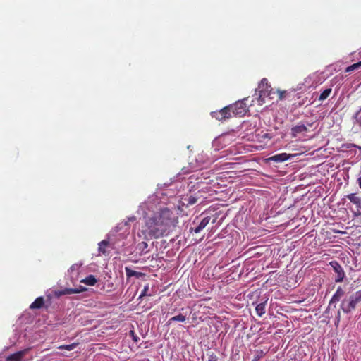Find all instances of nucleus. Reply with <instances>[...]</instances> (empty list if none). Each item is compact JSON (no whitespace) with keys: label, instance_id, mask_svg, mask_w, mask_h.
<instances>
[{"label":"nucleus","instance_id":"obj_1","mask_svg":"<svg viewBox=\"0 0 361 361\" xmlns=\"http://www.w3.org/2000/svg\"><path fill=\"white\" fill-rule=\"evenodd\" d=\"M173 213L168 208H161L150 216L145 218L142 233L147 237L159 238L166 235L171 226L175 225Z\"/></svg>","mask_w":361,"mask_h":361},{"label":"nucleus","instance_id":"obj_2","mask_svg":"<svg viewBox=\"0 0 361 361\" xmlns=\"http://www.w3.org/2000/svg\"><path fill=\"white\" fill-rule=\"evenodd\" d=\"M361 302V289L353 295H351L348 300H343L341 304V309L344 313H349L355 310L357 304Z\"/></svg>","mask_w":361,"mask_h":361},{"label":"nucleus","instance_id":"obj_3","mask_svg":"<svg viewBox=\"0 0 361 361\" xmlns=\"http://www.w3.org/2000/svg\"><path fill=\"white\" fill-rule=\"evenodd\" d=\"M247 99L248 98H245L241 101H238L235 104L229 105L233 116H243L247 113L248 107L245 102Z\"/></svg>","mask_w":361,"mask_h":361},{"label":"nucleus","instance_id":"obj_4","mask_svg":"<svg viewBox=\"0 0 361 361\" xmlns=\"http://www.w3.org/2000/svg\"><path fill=\"white\" fill-rule=\"evenodd\" d=\"M259 94L258 98V102L259 104H262L265 102L264 99L266 96L269 95V90L272 89L271 85L269 83L267 78H263L258 86Z\"/></svg>","mask_w":361,"mask_h":361},{"label":"nucleus","instance_id":"obj_5","mask_svg":"<svg viewBox=\"0 0 361 361\" xmlns=\"http://www.w3.org/2000/svg\"><path fill=\"white\" fill-rule=\"evenodd\" d=\"M211 114L212 118H214L219 121H224L226 119L231 118L233 116L229 105L224 107L219 111H213Z\"/></svg>","mask_w":361,"mask_h":361},{"label":"nucleus","instance_id":"obj_6","mask_svg":"<svg viewBox=\"0 0 361 361\" xmlns=\"http://www.w3.org/2000/svg\"><path fill=\"white\" fill-rule=\"evenodd\" d=\"M329 265L336 274L335 281L336 283L342 282L345 277V272L341 264L337 261H331L330 262Z\"/></svg>","mask_w":361,"mask_h":361},{"label":"nucleus","instance_id":"obj_7","mask_svg":"<svg viewBox=\"0 0 361 361\" xmlns=\"http://www.w3.org/2000/svg\"><path fill=\"white\" fill-rule=\"evenodd\" d=\"M210 219H211L210 216L204 217L201 220V221L200 222V224H198V226L197 227H195V228L191 227L190 228V233L194 232L195 233H199L201 231H202L208 225V224L210 221Z\"/></svg>","mask_w":361,"mask_h":361},{"label":"nucleus","instance_id":"obj_8","mask_svg":"<svg viewBox=\"0 0 361 361\" xmlns=\"http://www.w3.org/2000/svg\"><path fill=\"white\" fill-rule=\"evenodd\" d=\"M87 290V288L80 286L78 288H65L63 290L59 292L57 295L58 296H60L62 295L76 294L86 291Z\"/></svg>","mask_w":361,"mask_h":361},{"label":"nucleus","instance_id":"obj_9","mask_svg":"<svg viewBox=\"0 0 361 361\" xmlns=\"http://www.w3.org/2000/svg\"><path fill=\"white\" fill-rule=\"evenodd\" d=\"M290 157H292L291 154H288L286 153H280L272 157H270L268 159V161L281 163L288 160Z\"/></svg>","mask_w":361,"mask_h":361},{"label":"nucleus","instance_id":"obj_10","mask_svg":"<svg viewBox=\"0 0 361 361\" xmlns=\"http://www.w3.org/2000/svg\"><path fill=\"white\" fill-rule=\"evenodd\" d=\"M26 350L18 351L13 354L8 355L6 360V361H21L23 356L25 355Z\"/></svg>","mask_w":361,"mask_h":361},{"label":"nucleus","instance_id":"obj_11","mask_svg":"<svg viewBox=\"0 0 361 361\" xmlns=\"http://www.w3.org/2000/svg\"><path fill=\"white\" fill-rule=\"evenodd\" d=\"M307 127L304 124H298L291 128V135L293 137H295L298 134L306 132Z\"/></svg>","mask_w":361,"mask_h":361},{"label":"nucleus","instance_id":"obj_12","mask_svg":"<svg viewBox=\"0 0 361 361\" xmlns=\"http://www.w3.org/2000/svg\"><path fill=\"white\" fill-rule=\"evenodd\" d=\"M347 198L357 207V211L360 214L361 212V198L356 195V194L351 193L347 195Z\"/></svg>","mask_w":361,"mask_h":361},{"label":"nucleus","instance_id":"obj_13","mask_svg":"<svg viewBox=\"0 0 361 361\" xmlns=\"http://www.w3.org/2000/svg\"><path fill=\"white\" fill-rule=\"evenodd\" d=\"M44 305V299L43 297L37 298L35 301L30 305V309H40Z\"/></svg>","mask_w":361,"mask_h":361},{"label":"nucleus","instance_id":"obj_14","mask_svg":"<svg viewBox=\"0 0 361 361\" xmlns=\"http://www.w3.org/2000/svg\"><path fill=\"white\" fill-rule=\"evenodd\" d=\"M126 274L128 278H130L132 276H135L136 278H140L143 276L145 274L142 272L136 271L135 270L131 269L129 267L125 268Z\"/></svg>","mask_w":361,"mask_h":361},{"label":"nucleus","instance_id":"obj_15","mask_svg":"<svg viewBox=\"0 0 361 361\" xmlns=\"http://www.w3.org/2000/svg\"><path fill=\"white\" fill-rule=\"evenodd\" d=\"M97 282V279L94 275H89L84 279L81 280V283H83L87 286H94Z\"/></svg>","mask_w":361,"mask_h":361},{"label":"nucleus","instance_id":"obj_16","mask_svg":"<svg viewBox=\"0 0 361 361\" xmlns=\"http://www.w3.org/2000/svg\"><path fill=\"white\" fill-rule=\"evenodd\" d=\"M109 244V243L108 240H104L101 241L99 243V247H98L99 252L102 255H106L107 254V251H106V248L107 247Z\"/></svg>","mask_w":361,"mask_h":361},{"label":"nucleus","instance_id":"obj_17","mask_svg":"<svg viewBox=\"0 0 361 361\" xmlns=\"http://www.w3.org/2000/svg\"><path fill=\"white\" fill-rule=\"evenodd\" d=\"M186 320V316L183 314H179L178 315L173 316L169 319L168 321V324H171L173 322H184Z\"/></svg>","mask_w":361,"mask_h":361},{"label":"nucleus","instance_id":"obj_18","mask_svg":"<svg viewBox=\"0 0 361 361\" xmlns=\"http://www.w3.org/2000/svg\"><path fill=\"white\" fill-rule=\"evenodd\" d=\"M266 302L258 304L255 307L256 313L261 317L265 313Z\"/></svg>","mask_w":361,"mask_h":361},{"label":"nucleus","instance_id":"obj_19","mask_svg":"<svg viewBox=\"0 0 361 361\" xmlns=\"http://www.w3.org/2000/svg\"><path fill=\"white\" fill-rule=\"evenodd\" d=\"M332 92V89L331 88H326L325 89L321 94L319 96V101H324L326 99H327L330 94Z\"/></svg>","mask_w":361,"mask_h":361},{"label":"nucleus","instance_id":"obj_20","mask_svg":"<svg viewBox=\"0 0 361 361\" xmlns=\"http://www.w3.org/2000/svg\"><path fill=\"white\" fill-rule=\"evenodd\" d=\"M277 96H278V100H282L285 99L288 94V92L286 90H281L279 89L276 90Z\"/></svg>","mask_w":361,"mask_h":361},{"label":"nucleus","instance_id":"obj_21","mask_svg":"<svg viewBox=\"0 0 361 361\" xmlns=\"http://www.w3.org/2000/svg\"><path fill=\"white\" fill-rule=\"evenodd\" d=\"M148 247V244L145 242V241H142L140 243H138L137 245V249L142 252V253H146L147 252V251L146 250L147 248Z\"/></svg>","mask_w":361,"mask_h":361},{"label":"nucleus","instance_id":"obj_22","mask_svg":"<svg viewBox=\"0 0 361 361\" xmlns=\"http://www.w3.org/2000/svg\"><path fill=\"white\" fill-rule=\"evenodd\" d=\"M361 67V61L353 63L350 66L347 67L345 69V72H351Z\"/></svg>","mask_w":361,"mask_h":361},{"label":"nucleus","instance_id":"obj_23","mask_svg":"<svg viewBox=\"0 0 361 361\" xmlns=\"http://www.w3.org/2000/svg\"><path fill=\"white\" fill-rule=\"evenodd\" d=\"M78 343H71V344H69V345H60L58 348L59 349H61V350H72L73 349L75 348V347L77 346Z\"/></svg>","mask_w":361,"mask_h":361},{"label":"nucleus","instance_id":"obj_24","mask_svg":"<svg viewBox=\"0 0 361 361\" xmlns=\"http://www.w3.org/2000/svg\"><path fill=\"white\" fill-rule=\"evenodd\" d=\"M207 355L208 356V360L207 361H217L218 357L213 352H209L207 353Z\"/></svg>","mask_w":361,"mask_h":361},{"label":"nucleus","instance_id":"obj_25","mask_svg":"<svg viewBox=\"0 0 361 361\" xmlns=\"http://www.w3.org/2000/svg\"><path fill=\"white\" fill-rule=\"evenodd\" d=\"M148 290H149V285L147 284L144 286V288L143 290H142V293L140 294V295L139 296L138 299H141L142 298H143L144 296H147V295H149L148 294Z\"/></svg>","mask_w":361,"mask_h":361},{"label":"nucleus","instance_id":"obj_26","mask_svg":"<svg viewBox=\"0 0 361 361\" xmlns=\"http://www.w3.org/2000/svg\"><path fill=\"white\" fill-rule=\"evenodd\" d=\"M129 335L135 343H137L140 340V338L136 335L135 332L133 330H130L129 331Z\"/></svg>","mask_w":361,"mask_h":361},{"label":"nucleus","instance_id":"obj_27","mask_svg":"<svg viewBox=\"0 0 361 361\" xmlns=\"http://www.w3.org/2000/svg\"><path fill=\"white\" fill-rule=\"evenodd\" d=\"M345 294V292L344 290L342 289L341 287H338L336 291V293H334V295H336V296H338L339 298H342Z\"/></svg>","mask_w":361,"mask_h":361},{"label":"nucleus","instance_id":"obj_28","mask_svg":"<svg viewBox=\"0 0 361 361\" xmlns=\"http://www.w3.org/2000/svg\"><path fill=\"white\" fill-rule=\"evenodd\" d=\"M269 95L266 96V97H269L270 99H273L274 98V95L277 94L276 90H274L273 88L271 90H269Z\"/></svg>","mask_w":361,"mask_h":361},{"label":"nucleus","instance_id":"obj_29","mask_svg":"<svg viewBox=\"0 0 361 361\" xmlns=\"http://www.w3.org/2000/svg\"><path fill=\"white\" fill-rule=\"evenodd\" d=\"M197 200L196 197H195L193 196H190L188 199V204L192 205L197 202Z\"/></svg>","mask_w":361,"mask_h":361},{"label":"nucleus","instance_id":"obj_30","mask_svg":"<svg viewBox=\"0 0 361 361\" xmlns=\"http://www.w3.org/2000/svg\"><path fill=\"white\" fill-rule=\"evenodd\" d=\"M340 299H341V298H339L338 296H336V295L334 294V295L332 296V298L330 300L329 306H331L333 303H335V302L339 301Z\"/></svg>","mask_w":361,"mask_h":361},{"label":"nucleus","instance_id":"obj_31","mask_svg":"<svg viewBox=\"0 0 361 361\" xmlns=\"http://www.w3.org/2000/svg\"><path fill=\"white\" fill-rule=\"evenodd\" d=\"M261 354H262V351L261 352ZM262 355H258L255 356L252 361H257L258 360H259L262 357Z\"/></svg>","mask_w":361,"mask_h":361},{"label":"nucleus","instance_id":"obj_32","mask_svg":"<svg viewBox=\"0 0 361 361\" xmlns=\"http://www.w3.org/2000/svg\"><path fill=\"white\" fill-rule=\"evenodd\" d=\"M357 183L359 187L361 188V176L357 178Z\"/></svg>","mask_w":361,"mask_h":361}]
</instances>
